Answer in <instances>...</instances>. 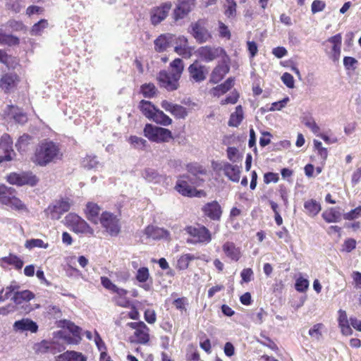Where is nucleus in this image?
Masks as SVG:
<instances>
[{
  "mask_svg": "<svg viewBox=\"0 0 361 361\" xmlns=\"http://www.w3.org/2000/svg\"><path fill=\"white\" fill-rule=\"evenodd\" d=\"M62 157L59 145L54 141L44 140L39 142L34 149L31 161L39 166H46L56 162Z\"/></svg>",
  "mask_w": 361,
  "mask_h": 361,
  "instance_id": "nucleus-1",
  "label": "nucleus"
},
{
  "mask_svg": "<svg viewBox=\"0 0 361 361\" xmlns=\"http://www.w3.org/2000/svg\"><path fill=\"white\" fill-rule=\"evenodd\" d=\"M171 72L161 71L157 76L158 85L160 87L171 92L178 89L179 80L184 70V63L181 59H175L170 63Z\"/></svg>",
  "mask_w": 361,
  "mask_h": 361,
  "instance_id": "nucleus-2",
  "label": "nucleus"
},
{
  "mask_svg": "<svg viewBox=\"0 0 361 361\" xmlns=\"http://www.w3.org/2000/svg\"><path fill=\"white\" fill-rule=\"evenodd\" d=\"M16 195L17 191L15 188L0 183V204L18 213H30L27 204Z\"/></svg>",
  "mask_w": 361,
  "mask_h": 361,
  "instance_id": "nucleus-3",
  "label": "nucleus"
},
{
  "mask_svg": "<svg viewBox=\"0 0 361 361\" xmlns=\"http://www.w3.org/2000/svg\"><path fill=\"white\" fill-rule=\"evenodd\" d=\"M143 134L149 141L157 143L168 142L173 138L170 130L150 123L145 126Z\"/></svg>",
  "mask_w": 361,
  "mask_h": 361,
  "instance_id": "nucleus-4",
  "label": "nucleus"
},
{
  "mask_svg": "<svg viewBox=\"0 0 361 361\" xmlns=\"http://www.w3.org/2000/svg\"><path fill=\"white\" fill-rule=\"evenodd\" d=\"M68 226L76 233L85 234L87 236H94V229L80 216L75 213H69L65 217Z\"/></svg>",
  "mask_w": 361,
  "mask_h": 361,
  "instance_id": "nucleus-5",
  "label": "nucleus"
},
{
  "mask_svg": "<svg viewBox=\"0 0 361 361\" xmlns=\"http://www.w3.org/2000/svg\"><path fill=\"white\" fill-rule=\"evenodd\" d=\"M189 32L199 44L207 42L212 39L211 32L207 29L206 19H199L190 24Z\"/></svg>",
  "mask_w": 361,
  "mask_h": 361,
  "instance_id": "nucleus-6",
  "label": "nucleus"
},
{
  "mask_svg": "<svg viewBox=\"0 0 361 361\" xmlns=\"http://www.w3.org/2000/svg\"><path fill=\"white\" fill-rule=\"evenodd\" d=\"M185 231L191 238L193 243L207 244L212 240L210 231L204 225L197 224L187 226Z\"/></svg>",
  "mask_w": 361,
  "mask_h": 361,
  "instance_id": "nucleus-7",
  "label": "nucleus"
},
{
  "mask_svg": "<svg viewBox=\"0 0 361 361\" xmlns=\"http://www.w3.org/2000/svg\"><path fill=\"white\" fill-rule=\"evenodd\" d=\"M338 326L343 336H348L353 334V331L350 326L355 330L361 332V320L355 317H351L348 319L346 312L341 309L338 311Z\"/></svg>",
  "mask_w": 361,
  "mask_h": 361,
  "instance_id": "nucleus-8",
  "label": "nucleus"
},
{
  "mask_svg": "<svg viewBox=\"0 0 361 361\" xmlns=\"http://www.w3.org/2000/svg\"><path fill=\"white\" fill-rule=\"evenodd\" d=\"M6 180L9 184L19 187L23 185L33 187L36 185L39 181L37 176L33 174L31 171H23L21 173L12 172L6 176Z\"/></svg>",
  "mask_w": 361,
  "mask_h": 361,
  "instance_id": "nucleus-9",
  "label": "nucleus"
},
{
  "mask_svg": "<svg viewBox=\"0 0 361 361\" xmlns=\"http://www.w3.org/2000/svg\"><path fill=\"white\" fill-rule=\"evenodd\" d=\"M20 81V75L14 71L3 73L0 78V90L4 94H11L18 89Z\"/></svg>",
  "mask_w": 361,
  "mask_h": 361,
  "instance_id": "nucleus-10",
  "label": "nucleus"
},
{
  "mask_svg": "<svg viewBox=\"0 0 361 361\" xmlns=\"http://www.w3.org/2000/svg\"><path fill=\"white\" fill-rule=\"evenodd\" d=\"M99 221L105 231L111 236H117L120 233V221L114 214L108 212H102Z\"/></svg>",
  "mask_w": 361,
  "mask_h": 361,
  "instance_id": "nucleus-11",
  "label": "nucleus"
},
{
  "mask_svg": "<svg viewBox=\"0 0 361 361\" xmlns=\"http://www.w3.org/2000/svg\"><path fill=\"white\" fill-rule=\"evenodd\" d=\"M127 326L135 330L133 337L134 341L138 344L146 345L150 340L149 328L145 322L140 321L137 322H128Z\"/></svg>",
  "mask_w": 361,
  "mask_h": 361,
  "instance_id": "nucleus-12",
  "label": "nucleus"
},
{
  "mask_svg": "<svg viewBox=\"0 0 361 361\" xmlns=\"http://www.w3.org/2000/svg\"><path fill=\"white\" fill-rule=\"evenodd\" d=\"M14 156L13 140L10 135L4 133L0 137V164L13 160Z\"/></svg>",
  "mask_w": 361,
  "mask_h": 361,
  "instance_id": "nucleus-13",
  "label": "nucleus"
},
{
  "mask_svg": "<svg viewBox=\"0 0 361 361\" xmlns=\"http://www.w3.org/2000/svg\"><path fill=\"white\" fill-rule=\"evenodd\" d=\"M172 8V3L166 1L158 6L153 7L150 11V20L152 25H157L166 18Z\"/></svg>",
  "mask_w": 361,
  "mask_h": 361,
  "instance_id": "nucleus-14",
  "label": "nucleus"
},
{
  "mask_svg": "<svg viewBox=\"0 0 361 361\" xmlns=\"http://www.w3.org/2000/svg\"><path fill=\"white\" fill-rule=\"evenodd\" d=\"M188 71L189 79L192 82L200 83L207 78V68L197 60L188 66Z\"/></svg>",
  "mask_w": 361,
  "mask_h": 361,
  "instance_id": "nucleus-15",
  "label": "nucleus"
},
{
  "mask_svg": "<svg viewBox=\"0 0 361 361\" xmlns=\"http://www.w3.org/2000/svg\"><path fill=\"white\" fill-rule=\"evenodd\" d=\"M197 53L199 58L205 62L212 61L222 55H226V52L223 48L207 45L200 47Z\"/></svg>",
  "mask_w": 361,
  "mask_h": 361,
  "instance_id": "nucleus-16",
  "label": "nucleus"
},
{
  "mask_svg": "<svg viewBox=\"0 0 361 361\" xmlns=\"http://www.w3.org/2000/svg\"><path fill=\"white\" fill-rule=\"evenodd\" d=\"M201 210L204 216L214 221H219L223 214L222 207L216 200L204 204Z\"/></svg>",
  "mask_w": 361,
  "mask_h": 361,
  "instance_id": "nucleus-17",
  "label": "nucleus"
},
{
  "mask_svg": "<svg viewBox=\"0 0 361 361\" xmlns=\"http://www.w3.org/2000/svg\"><path fill=\"white\" fill-rule=\"evenodd\" d=\"M195 6L194 0H180L173 11V18L175 21L183 19Z\"/></svg>",
  "mask_w": 361,
  "mask_h": 361,
  "instance_id": "nucleus-18",
  "label": "nucleus"
},
{
  "mask_svg": "<svg viewBox=\"0 0 361 361\" xmlns=\"http://www.w3.org/2000/svg\"><path fill=\"white\" fill-rule=\"evenodd\" d=\"M71 205L68 199H61L55 204L49 205L45 212L51 219H59L62 214L69 211Z\"/></svg>",
  "mask_w": 361,
  "mask_h": 361,
  "instance_id": "nucleus-19",
  "label": "nucleus"
},
{
  "mask_svg": "<svg viewBox=\"0 0 361 361\" xmlns=\"http://www.w3.org/2000/svg\"><path fill=\"white\" fill-rule=\"evenodd\" d=\"M230 66L226 61L219 62L212 70L209 82L212 84H217L223 80L224 76L229 72Z\"/></svg>",
  "mask_w": 361,
  "mask_h": 361,
  "instance_id": "nucleus-20",
  "label": "nucleus"
},
{
  "mask_svg": "<svg viewBox=\"0 0 361 361\" xmlns=\"http://www.w3.org/2000/svg\"><path fill=\"white\" fill-rule=\"evenodd\" d=\"M222 251L226 257L232 261L238 262L242 257L240 247H237L232 241H226L222 245Z\"/></svg>",
  "mask_w": 361,
  "mask_h": 361,
  "instance_id": "nucleus-21",
  "label": "nucleus"
},
{
  "mask_svg": "<svg viewBox=\"0 0 361 361\" xmlns=\"http://www.w3.org/2000/svg\"><path fill=\"white\" fill-rule=\"evenodd\" d=\"M145 234L147 238L154 240L170 239V233L167 230L153 225L145 228Z\"/></svg>",
  "mask_w": 361,
  "mask_h": 361,
  "instance_id": "nucleus-22",
  "label": "nucleus"
},
{
  "mask_svg": "<svg viewBox=\"0 0 361 361\" xmlns=\"http://www.w3.org/2000/svg\"><path fill=\"white\" fill-rule=\"evenodd\" d=\"M100 207L92 202H89L86 204L85 209V214L86 218L93 224H97L98 223V216L100 213Z\"/></svg>",
  "mask_w": 361,
  "mask_h": 361,
  "instance_id": "nucleus-23",
  "label": "nucleus"
},
{
  "mask_svg": "<svg viewBox=\"0 0 361 361\" xmlns=\"http://www.w3.org/2000/svg\"><path fill=\"white\" fill-rule=\"evenodd\" d=\"M234 85V79L228 78L223 83L214 87L210 90V94L213 97H220L229 91Z\"/></svg>",
  "mask_w": 361,
  "mask_h": 361,
  "instance_id": "nucleus-24",
  "label": "nucleus"
},
{
  "mask_svg": "<svg viewBox=\"0 0 361 361\" xmlns=\"http://www.w3.org/2000/svg\"><path fill=\"white\" fill-rule=\"evenodd\" d=\"M23 261L19 257L11 253L0 259V265L3 268H5L6 265H11L20 270L23 268Z\"/></svg>",
  "mask_w": 361,
  "mask_h": 361,
  "instance_id": "nucleus-25",
  "label": "nucleus"
},
{
  "mask_svg": "<svg viewBox=\"0 0 361 361\" xmlns=\"http://www.w3.org/2000/svg\"><path fill=\"white\" fill-rule=\"evenodd\" d=\"M223 171L226 176L231 181L238 183L240 180V170L236 165H232L228 162L223 164Z\"/></svg>",
  "mask_w": 361,
  "mask_h": 361,
  "instance_id": "nucleus-26",
  "label": "nucleus"
},
{
  "mask_svg": "<svg viewBox=\"0 0 361 361\" xmlns=\"http://www.w3.org/2000/svg\"><path fill=\"white\" fill-rule=\"evenodd\" d=\"M14 328L20 331H30L32 333L37 332L38 326L30 319H23L16 321L13 325Z\"/></svg>",
  "mask_w": 361,
  "mask_h": 361,
  "instance_id": "nucleus-27",
  "label": "nucleus"
},
{
  "mask_svg": "<svg viewBox=\"0 0 361 361\" xmlns=\"http://www.w3.org/2000/svg\"><path fill=\"white\" fill-rule=\"evenodd\" d=\"M138 108L142 114L148 119L151 120L157 108L149 101L142 99L140 102Z\"/></svg>",
  "mask_w": 361,
  "mask_h": 361,
  "instance_id": "nucleus-28",
  "label": "nucleus"
},
{
  "mask_svg": "<svg viewBox=\"0 0 361 361\" xmlns=\"http://www.w3.org/2000/svg\"><path fill=\"white\" fill-rule=\"evenodd\" d=\"M322 216L327 223L338 222L341 219V209L339 207H331L325 210Z\"/></svg>",
  "mask_w": 361,
  "mask_h": 361,
  "instance_id": "nucleus-29",
  "label": "nucleus"
},
{
  "mask_svg": "<svg viewBox=\"0 0 361 361\" xmlns=\"http://www.w3.org/2000/svg\"><path fill=\"white\" fill-rule=\"evenodd\" d=\"M0 62L8 69H15L19 65L18 59L16 56L8 54L4 49H0Z\"/></svg>",
  "mask_w": 361,
  "mask_h": 361,
  "instance_id": "nucleus-30",
  "label": "nucleus"
},
{
  "mask_svg": "<svg viewBox=\"0 0 361 361\" xmlns=\"http://www.w3.org/2000/svg\"><path fill=\"white\" fill-rule=\"evenodd\" d=\"M304 208L306 214L312 217L316 216L322 209L320 203L314 199L305 201Z\"/></svg>",
  "mask_w": 361,
  "mask_h": 361,
  "instance_id": "nucleus-31",
  "label": "nucleus"
},
{
  "mask_svg": "<svg viewBox=\"0 0 361 361\" xmlns=\"http://www.w3.org/2000/svg\"><path fill=\"white\" fill-rule=\"evenodd\" d=\"M35 298V294L29 290L16 291L12 298V300L16 305L22 304L24 302H29Z\"/></svg>",
  "mask_w": 361,
  "mask_h": 361,
  "instance_id": "nucleus-32",
  "label": "nucleus"
},
{
  "mask_svg": "<svg viewBox=\"0 0 361 361\" xmlns=\"http://www.w3.org/2000/svg\"><path fill=\"white\" fill-rule=\"evenodd\" d=\"M243 110L241 105L235 107V110L230 116L228 125L231 127H238L243 120Z\"/></svg>",
  "mask_w": 361,
  "mask_h": 361,
  "instance_id": "nucleus-33",
  "label": "nucleus"
},
{
  "mask_svg": "<svg viewBox=\"0 0 361 361\" xmlns=\"http://www.w3.org/2000/svg\"><path fill=\"white\" fill-rule=\"evenodd\" d=\"M199 259L198 257L188 253L182 255L177 260L176 269L179 271H183L189 267L191 261Z\"/></svg>",
  "mask_w": 361,
  "mask_h": 361,
  "instance_id": "nucleus-34",
  "label": "nucleus"
},
{
  "mask_svg": "<svg viewBox=\"0 0 361 361\" xmlns=\"http://www.w3.org/2000/svg\"><path fill=\"white\" fill-rule=\"evenodd\" d=\"M171 37L168 35H161L154 40V49L157 52L166 50L170 44Z\"/></svg>",
  "mask_w": 361,
  "mask_h": 361,
  "instance_id": "nucleus-35",
  "label": "nucleus"
},
{
  "mask_svg": "<svg viewBox=\"0 0 361 361\" xmlns=\"http://www.w3.org/2000/svg\"><path fill=\"white\" fill-rule=\"evenodd\" d=\"M151 120L156 123L164 126H168L172 123V119L168 115L164 114L163 111L159 109H157Z\"/></svg>",
  "mask_w": 361,
  "mask_h": 361,
  "instance_id": "nucleus-36",
  "label": "nucleus"
},
{
  "mask_svg": "<svg viewBox=\"0 0 361 361\" xmlns=\"http://www.w3.org/2000/svg\"><path fill=\"white\" fill-rule=\"evenodd\" d=\"M176 190L182 195L192 197V188L186 180L178 179L176 182Z\"/></svg>",
  "mask_w": 361,
  "mask_h": 361,
  "instance_id": "nucleus-37",
  "label": "nucleus"
},
{
  "mask_svg": "<svg viewBox=\"0 0 361 361\" xmlns=\"http://www.w3.org/2000/svg\"><path fill=\"white\" fill-rule=\"evenodd\" d=\"M34 350L37 353H51L54 352V343L47 341H42L39 343H35L34 345Z\"/></svg>",
  "mask_w": 361,
  "mask_h": 361,
  "instance_id": "nucleus-38",
  "label": "nucleus"
},
{
  "mask_svg": "<svg viewBox=\"0 0 361 361\" xmlns=\"http://www.w3.org/2000/svg\"><path fill=\"white\" fill-rule=\"evenodd\" d=\"M32 137L28 134L24 133L19 137L16 142V147L18 152H24L32 141Z\"/></svg>",
  "mask_w": 361,
  "mask_h": 361,
  "instance_id": "nucleus-39",
  "label": "nucleus"
},
{
  "mask_svg": "<svg viewBox=\"0 0 361 361\" xmlns=\"http://www.w3.org/2000/svg\"><path fill=\"white\" fill-rule=\"evenodd\" d=\"M64 360L67 361H87V357L81 353L67 350L60 355Z\"/></svg>",
  "mask_w": 361,
  "mask_h": 361,
  "instance_id": "nucleus-40",
  "label": "nucleus"
},
{
  "mask_svg": "<svg viewBox=\"0 0 361 361\" xmlns=\"http://www.w3.org/2000/svg\"><path fill=\"white\" fill-rule=\"evenodd\" d=\"M19 43L20 39L18 37L12 35H7L6 33L0 32V44L15 46L18 45Z\"/></svg>",
  "mask_w": 361,
  "mask_h": 361,
  "instance_id": "nucleus-41",
  "label": "nucleus"
},
{
  "mask_svg": "<svg viewBox=\"0 0 361 361\" xmlns=\"http://www.w3.org/2000/svg\"><path fill=\"white\" fill-rule=\"evenodd\" d=\"M128 140L134 148L140 150L145 149L147 145V142L145 139L136 135H130Z\"/></svg>",
  "mask_w": 361,
  "mask_h": 361,
  "instance_id": "nucleus-42",
  "label": "nucleus"
},
{
  "mask_svg": "<svg viewBox=\"0 0 361 361\" xmlns=\"http://www.w3.org/2000/svg\"><path fill=\"white\" fill-rule=\"evenodd\" d=\"M141 93L145 97L152 98L157 94V89L153 83H145L141 85Z\"/></svg>",
  "mask_w": 361,
  "mask_h": 361,
  "instance_id": "nucleus-43",
  "label": "nucleus"
},
{
  "mask_svg": "<svg viewBox=\"0 0 361 361\" xmlns=\"http://www.w3.org/2000/svg\"><path fill=\"white\" fill-rule=\"evenodd\" d=\"M237 4L235 0H226V3L224 5V14L230 18H233L236 15Z\"/></svg>",
  "mask_w": 361,
  "mask_h": 361,
  "instance_id": "nucleus-44",
  "label": "nucleus"
},
{
  "mask_svg": "<svg viewBox=\"0 0 361 361\" xmlns=\"http://www.w3.org/2000/svg\"><path fill=\"white\" fill-rule=\"evenodd\" d=\"M48 21L46 19H41L32 25L30 34L35 36L40 35L42 32L48 27Z\"/></svg>",
  "mask_w": 361,
  "mask_h": 361,
  "instance_id": "nucleus-45",
  "label": "nucleus"
},
{
  "mask_svg": "<svg viewBox=\"0 0 361 361\" xmlns=\"http://www.w3.org/2000/svg\"><path fill=\"white\" fill-rule=\"evenodd\" d=\"M186 169L189 173L193 176L199 174H206L207 170L200 164L197 163H190L186 166Z\"/></svg>",
  "mask_w": 361,
  "mask_h": 361,
  "instance_id": "nucleus-46",
  "label": "nucleus"
},
{
  "mask_svg": "<svg viewBox=\"0 0 361 361\" xmlns=\"http://www.w3.org/2000/svg\"><path fill=\"white\" fill-rule=\"evenodd\" d=\"M150 277L149 269L146 267L137 269L135 279L140 283H145Z\"/></svg>",
  "mask_w": 361,
  "mask_h": 361,
  "instance_id": "nucleus-47",
  "label": "nucleus"
},
{
  "mask_svg": "<svg viewBox=\"0 0 361 361\" xmlns=\"http://www.w3.org/2000/svg\"><path fill=\"white\" fill-rule=\"evenodd\" d=\"M48 245V243H44L42 240L34 238L26 240L25 244V247L30 250L35 247L47 248Z\"/></svg>",
  "mask_w": 361,
  "mask_h": 361,
  "instance_id": "nucleus-48",
  "label": "nucleus"
},
{
  "mask_svg": "<svg viewBox=\"0 0 361 361\" xmlns=\"http://www.w3.org/2000/svg\"><path fill=\"white\" fill-rule=\"evenodd\" d=\"M6 27L15 32L25 30L26 27L22 21L10 20L6 23Z\"/></svg>",
  "mask_w": 361,
  "mask_h": 361,
  "instance_id": "nucleus-49",
  "label": "nucleus"
},
{
  "mask_svg": "<svg viewBox=\"0 0 361 361\" xmlns=\"http://www.w3.org/2000/svg\"><path fill=\"white\" fill-rule=\"evenodd\" d=\"M142 176L149 182H156L159 178V173L155 169L148 168L145 169Z\"/></svg>",
  "mask_w": 361,
  "mask_h": 361,
  "instance_id": "nucleus-50",
  "label": "nucleus"
},
{
  "mask_svg": "<svg viewBox=\"0 0 361 361\" xmlns=\"http://www.w3.org/2000/svg\"><path fill=\"white\" fill-rule=\"evenodd\" d=\"M218 24H219L218 32H219V37L221 38H225L226 39H231V31L228 29V26L226 25L221 21H219Z\"/></svg>",
  "mask_w": 361,
  "mask_h": 361,
  "instance_id": "nucleus-51",
  "label": "nucleus"
},
{
  "mask_svg": "<svg viewBox=\"0 0 361 361\" xmlns=\"http://www.w3.org/2000/svg\"><path fill=\"white\" fill-rule=\"evenodd\" d=\"M171 114L176 118L184 119L188 116V111L185 107L176 104Z\"/></svg>",
  "mask_w": 361,
  "mask_h": 361,
  "instance_id": "nucleus-52",
  "label": "nucleus"
},
{
  "mask_svg": "<svg viewBox=\"0 0 361 361\" xmlns=\"http://www.w3.org/2000/svg\"><path fill=\"white\" fill-rule=\"evenodd\" d=\"M324 328V324L322 323H317L314 324L310 330L309 335L311 337L315 338L317 340H319L322 337V329Z\"/></svg>",
  "mask_w": 361,
  "mask_h": 361,
  "instance_id": "nucleus-53",
  "label": "nucleus"
},
{
  "mask_svg": "<svg viewBox=\"0 0 361 361\" xmlns=\"http://www.w3.org/2000/svg\"><path fill=\"white\" fill-rule=\"evenodd\" d=\"M314 147L317 150V154L321 157L322 160L325 161L328 157L327 149L326 147H323L322 142L317 140H314Z\"/></svg>",
  "mask_w": 361,
  "mask_h": 361,
  "instance_id": "nucleus-54",
  "label": "nucleus"
},
{
  "mask_svg": "<svg viewBox=\"0 0 361 361\" xmlns=\"http://www.w3.org/2000/svg\"><path fill=\"white\" fill-rule=\"evenodd\" d=\"M309 287V281L302 277H299L295 283V288L300 293L305 292Z\"/></svg>",
  "mask_w": 361,
  "mask_h": 361,
  "instance_id": "nucleus-55",
  "label": "nucleus"
},
{
  "mask_svg": "<svg viewBox=\"0 0 361 361\" xmlns=\"http://www.w3.org/2000/svg\"><path fill=\"white\" fill-rule=\"evenodd\" d=\"M239 94L236 90L233 91L228 96L224 99L221 101V105H226L228 104H235L237 103L239 99Z\"/></svg>",
  "mask_w": 361,
  "mask_h": 361,
  "instance_id": "nucleus-56",
  "label": "nucleus"
},
{
  "mask_svg": "<svg viewBox=\"0 0 361 361\" xmlns=\"http://www.w3.org/2000/svg\"><path fill=\"white\" fill-rule=\"evenodd\" d=\"M19 288L18 286H13V285H10L8 286H7L6 288V293L5 294L3 295V292L4 290V288H2L1 290H0V301H4L5 300L9 298L12 294V293L18 289Z\"/></svg>",
  "mask_w": 361,
  "mask_h": 361,
  "instance_id": "nucleus-57",
  "label": "nucleus"
},
{
  "mask_svg": "<svg viewBox=\"0 0 361 361\" xmlns=\"http://www.w3.org/2000/svg\"><path fill=\"white\" fill-rule=\"evenodd\" d=\"M145 321L150 324H153L157 321V314L154 310L147 309L144 312Z\"/></svg>",
  "mask_w": 361,
  "mask_h": 361,
  "instance_id": "nucleus-58",
  "label": "nucleus"
},
{
  "mask_svg": "<svg viewBox=\"0 0 361 361\" xmlns=\"http://www.w3.org/2000/svg\"><path fill=\"white\" fill-rule=\"evenodd\" d=\"M253 271L251 268L243 269L240 273L241 283H248L253 279Z\"/></svg>",
  "mask_w": 361,
  "mask_h": 361,
  "instance_id": "nucleus-59",
  "label": "nucleus"
},
{
  "mask_svg": "<svg viewBox=\"0 0 361 361\" xmlns=\"http://www.w3.org/2000/svg\"><path fill=\"white\" fill-rule=\"evenodd\" d=\"M357 61L351 56H345L343 58V65L347 70H355Z\"/></svg>",
  "mask_w": 361,
  "mask_h": 361,
  "instance_id": "nucleus-60",
  "label": "nucleus"
},
{
  "mask_svg": "<svg viewBox=\"0 0 361 361\" xmlns=\"http://www.w3.org/2000/svg\"><path fill=\"white\" fill-rule=\"evenodd\" d=\"M360 216H361V206H359L345 214L343 217L346 220H353L358 218Z\"/></svg>",
  "mask_w": 361,
  "mask_h": 361,
  "instance_id": "nucleus-61",
  "label": "nucleus"
},
{
  "mask_svg": "<svg viewBox=\"0 0 361 361\" xmlns=\"http://www.w3.org/2000/svg\"><path fill=\"white\" fill-rule=\"evenodd\" d=\"M326 7V4L322 0L313 1L311 6V11L312 13H316L322 11Z\"/></svg>",
  "mask_w": 361,
  "mask_h": 361,
  "instance_id": "nucleus-62",
  "label": "nucleus"
},
{
  "mask_svg": "<svg viewBox=\"0 0 361 361\" xmlns=\"http://www.w3.org/2000/svg\"><path fill=\"white\" fill-rule=\"evenodd\" d=\"M341 52V44H335L332 46L331 50L330 52L331 59L336 62L338 61L340 59Z\"/></svg>",
  "mask_w": 361,
  "mask_h": 361,
  "instance_id": "nucleus-63",
  "label": "nucleus"
},
{
  "mask_svg": "<svg viewBox=\"0 0 361 361\" xmlns=\"http://www.w3.org/2000/svg\"><path fill=\"white\" fill-rule=\"evenodd\" d=\"M351 277L353 281V284L356 288L361 289V272L354 271L351 274Z\"/></svg>",
  "mask_w": 361,
  "mask_h": 361,
  "instance_id": "nucleus-64",
  "label": "nucleus"
}]
</instances>
